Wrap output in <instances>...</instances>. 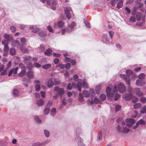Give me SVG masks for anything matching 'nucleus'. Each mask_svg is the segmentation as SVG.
Masks as SVG:
<instances>
[{"label": "nucleus", "instance_id": "obj_1", "mask_svg": "<svg viewBox=\"0 0 146 146\" xmlns=\"http://www.w3.org/2000/svg\"><path fill=\"white\" fill-rule=\"evenodd\" d=\"M118 91L117 88L116 86H114L113 93H111V88L108 86L106 88V92L108 96V98L109 100H111L113 98L115 94Z\"/></svg>", "mask_w": 146, "mask_h": 146}, {"label": "nucleus", "instance_id": "obj_2", "mask_svg": "<svg viewBox=\"0 0 146 146\" xmlns=\"http://www.w3.org/2000/svg\"><path fill=\"white\" fill-rule=\"evenodd\" d=\"M118 87L119 92L122 93L125 92L126 91V88L125 85L122 83L118 84Z\"/></svg>", "mask_w": 146, "mask_h": 146}, {"label": "nucleus", "instance_id": "obj_3", "mask_svg": "<svg viewBox=\"0 0 146 146\" xmlns=\"http://www.w3.org/2000/svg\"><path fill=\"white\" fill-rule=\"evenodd\" d=\"M125 121L126 123V125L129 127H131L136 122L135 119L133 118L127 119Z\"/></svg>", "mask_w": 146, "mask_h": 146}, {"label": "nucleus", "instance_id": "obj_4", "mask_svg": "<svg viewBox=\"0 0 146 146\" xmlns=\"http://www.w3.org/2000/svg\"><path fill=\"white\" fill-rule=\"evenodd\" d=\"M54 91L57 92L58 94L61 96L64 95L65 93V90L62 88H59L58 87H55L54 88Z\"/></svg>", "mask_w": 146, "mask_h": 146}, {"label": "nucleus", "instance_id": "obj_5", "mask_svg": "<svg viewBox=\"0 0 146 146\" xmlns=\"http://www.w3.org/2000/svg\"><path fill=\"white\" fill-rule=\"evenodd\" d=\"M48 142L45 141V142H42L41 143L39 142H37L33 143L31 146H44Z\"/></svg>", "mask_w": 146, "mask_h": 146}, {"label": "nucleus", "instance_id": "obj_6", "mask_svg": "<svg viewBox=\"0 0 146 146\" xmlns=\"http://www.w3.org/2000/svg\"><path fill=\"white\" fill-rule=\"evenodd\" d=\"M123 97L125 100H131L133 97V96L131 94H126L123 95Z\"/></svg>", "mask_w": 146, "mask_h": 146}, {"label": "nucleus", "instance_id": "obj_7", "mask_svg": "<svg viewBox=\"0 0 146 146\" xmlns=\"http://www.w3.org/2000/svg\"><path fill=\"white\" fill-rule=\"evenodd\" d=\"M27 76L29 79H32L34 77V72L30 70L27 73Z\"/></svg>", "mask_w": 146, "mask_h": 146}, {"label": "nucleus", "instance_id": "obj_8", "mask_svg": "<svg viewBox=\"0 0 146 146\" xmlns=\"http://www.w3.org/2000/svg\"><path fill=\"white\" fill-rule=\"evenodd\" d=\"M76 139H78V146H85V145L83 143V139L79 137L77 135Z\"/></svg>", "mask_w": 146, "mask_h": 146}, {"label": "nucleus", "instance_id": "obj_9", "mask_svg": "<svg viewBox=\"0 0 146 146\" xmlns=\"http://www.w3.org/2000/svg\"><path fill=\"white\" fill-rule=\"evenodd\" d=\"M145 84V82L142 80H137L136 81V84L138 86H141Z\"/></svg>", "mask_w": 146, "mask_h": 146}, {"label": "nucleus", "instance_id": "obj_10", "mask_svg": "<svg viewBox=\"0 0 146 146\" xmlns=\"http://www.w3.org/2000/svg\"><path fill=\"white\" fill-rule=\"evenodd\" d=\"M70 11H71V10L70 9V10L67 9H66L64 10V12L66 15V17L69 19H70L71 17V14L70 12Z\"/></svg>", "mask_w": 146, "mask_h": 146}, {"label": "nucleus", "instance_id": "obj_11", "mask_svg": "<svg viewBox=\"0 0 146 146\" xmlns=\"http://www.w3.org/2000/svg\"><path fill=\"white\" fill-rule=\"evenodd\" d=\"M81 79H79L78 80V82H77L76 87L78 89V90L79 91H81V87L82 86V84L81 83Z\"/></svg>", "mask_w": 146, "mask_h": 146}, {"label": "nucleus", "instance_id": "obj_12", "mask_svg": "<svg viewBox=\"0 0 146 146\" xmlns=\"http://www.w3.org/2000/svg\"><path fill=\"white\" fill-rule=\"evenodd\" d=\"M52 50L50 48H49L44 52V54L47 56H50L52 55Z\"/></svg>", "mask_w": 146, "mask_h": 146}, {"label": "nucleus", "instance_id": "obj_13", "mask_svg": "<svg viewBox=\"0 0 146 146\" xmlns=\"http://www.w3.org/2000/svg\"><path fill=\"white\" fill-rule=\"evenodd\" d=\"M142 14L139 12H137L136 15V18L137 21H139L141 19Z\"/></svg>", "mask_w": 146, "mask_h": 146}, {"label": "nucleus", "instance_id": "obj_14", "mask_svg": "<svg viewBox=\"0 0 146 146\" xmlns=\"http://www.w3.org/2000/svg\"><path fill=\"white\" fill-rule=\"evenodd\" d=\"M54 85V83L53 82L52 79L50 78L49 79L48 83V86L49 88H50L52 87Z\"/></svg>", "mask_w": 146, "mask_h": 146}, {"label": "nucleus", "instance_id": "obj_15", "mask_svg": "<svg viewBox=\"0 0 146 146\" xmlns=\"http://www.w3.org/2000/svg\"><path fill=\"white\" fill-rule=\"evenodd\" d=\"M52 66V65L50 64H48L43 65L42 68L44 69H47L50 68Z\"/></svg>", "mask_w": 146, "mask_h": 146}, {"label": "nucleus", "instance_id": "obj_16", "mask_svg": "<svg viewBox=\"0 0 146 146\" xmlns=\"http://www.w3.org/2000/svg\"><path fill=\"white\" fill-rule=\"evenodd\" d=\"M135 90L136 91V94L137 95L140 96H143V93L140 92L139 88H136Z\"/></svg>", "mask_w": 146, "mask_h": 146}, {"label": "nucleus", "instance_id": "obj_17", "mask_svg": "<svg viewBox=\"0 0 146 146\" xmlns=\"http://www.w3.org/2000/svg\"><path fill=\"white\" fill-rule=\"evenodd\" d=\"M44 101L42 99L38 100L37 102V105L39 106H42L44 104Z\"/></svg>", "mask_w": 146, "mask_h": 146}, {"label": "nucleus", "instance_id": "obj_18", "mask_svg": "<svg viewBox=\"0 0 146 146\" xmlns=\"http://www.w3.org/2000/svg\"><path fill=\"white\" fill-rule=\"evenodd\" d=\"M56 1L55 0H53L52 1V3L51 5V7L52 9L54 10L56 9Z\"/></svg>", "mask_w": 146, "mask_h": 146}, {"label": "nucleus", "instance_id": "obj_19", "mask_svg": "<svg viewBox=\"0 0 146 146\" xmlns=\"http://www.w3.org/2000/svg\"><path fill=\"white\" fill-rule=\"evenodd\" d=\"M83 93L84 96L86 97H89L90 96V94L89 92L86 90H84L83 91Z\"/></svg>", "mask_w": 146, "mask_h": 146}, {"label": "nucleus", "instance_id": "obj_20", "mask_svg": "<svg viewBox=\"0 0 146 146\" xmlns=\"http://www.w3.org/2000/svg\"><path fill=\"white\" fill-rule=\"evenodd\" d=\"M99 99L100 101H104L106 99V96L104 94H102L100 96Z\"/></svg>", "mask_w": 146, "mask_h": 146}, {"label": "nucleus", "instance_id": "obj_21", "mask_svg": "<svg viewBox=\"0 0 146 146\" xmlns=\"http://www.w3.org/2000/svg\"><path fill=\"white\" fill-rule=\"evenodd\" d=\"M102 133L101 131H100L98 134L97 137V140L98 141H100L102 139Z\"/></svg>", "mask_w": 146, "mask_h": 146}, {"label": "nucleus", "instance_id": "obj_22", "mask_svg": "<svg viewBox=\"0 0 146 146\" xmlns=\"http://www.w3.org/2000/svg\"><path fill=\"white\" fill-rule=\"evenodd\" d=\"M133 71L129 70H127L126 71V73L127 76L129 77L133 74Z\"/></svg>", "mask_w": 146, "mask_h": 146}, {"label": "nucleus", "instance_id": "obj_23", "mask_svg": "<svg viewBox=\"0 0 146 146\" xmlns=\"http://www.w3.org/2000/svg\"><path fill=\"white\" fill-rule=\"evenodd\" d=\"M123 1H120L117 4V7L118 9L122 7L123 6Z\"/></svg>", "mask_w": 146, "mask_h": 146}, {"label": "nucleus", "instance_id": "obj_24", "mask_svg": "<svg viewBox=\"0 0 146 146\" xmlns=\"http://www.w3.org/2000/svg\"><path fill=\"white\" fill-rule=\"evenodd\" d=\"M64 25V22L62 21H59L57 23V25L60 28L62 27Z\"/></svg>", "mask_w": 146, "mask_h": 146}, {"label": "nucleus", "instance_id": "obj_25", "mask_svg": "<svg viewBox=\"0 0 146 146\" xmlns=\"http://www.w3.org/2000/svg\"><path fill=\"white\" fill-rule=\"evenodd\" d=\"M46 34L45 32L41 31L38 33V35L40 37H43L45 36Z\"/></svg>", "mask_w": 146, "mask_h": 146}, {"label": "nucleus", "instance_id": "obj_26", "mask_svg": "<svg viewBox=\"0 0 146 146\" xmlns=\"http://www.w3.org/2000/svg\"><path fill=\"white\" fill-rule=\"evenodd\" d=\"M26 74V71L25 69H23L21 72L19 74V76L20 77H22L23 76Z\"/></svg>", "mask_w": 146, "mask_h": 146}, {"label": "nucleus", "instance_id": "obj_27", "mask_svg": "<svg viewBox=\"0 0 146 146\" xmlns=\"http://www.w3.org/2000/svg\"><path fill=\"white\" fill-rule=\"evenodd\" d=\"M93 100V99H92ZM99 102V100L97 97H95L94 98V100H92L90 103L91 104H92L94 103H97Z\"/></svg>", "mask_w": 146, "mask_h": 146}, {"label": "nucleus", "instance_id": "obj_28", "mask_svg": "<svg viewBox=\"0 0 146 146\" xmlns=\"http://www.w3.org/2000/svg\"><path fill=\"white\" fill-rule=\"evenodd\" d=\"M90 94L91 95V98L92 99L93 97L95 94V92L94 89H90Z\"/></svg>", "mask_w": 146, "mask_h": 146}, {"label": "nucleus", "instance_id": "obj_29", "mask_svg": "<svg viewBox=\"0 0 146 146\" xmlns=\"http://www.w3.org/2000/svg\"><path fill=\"white\" fill-rule=\"evenodd\" d=\"M141 113L143 114L146 113V106H145L142 107L140 111Z\"/></svg>", "mask_w": 146, "mask_h": 146}, {"label": "nucleus", "instance_id": "obj_30", "mask_svg": "<svg viewBox=\"0 0 146 146\" xmlns=\"http://www.w3.org/2000/svg\"><path fill=\"white\" fill-rule=\"evenodd\" d=\"M129 131V129L126 127H124L122 132L124 133H127Z\"/></svg>", "mask_w": 146, "mask_h": 146}, {"label": "nucleus", "instance_id": "obj_31", "mask_svg": "<svg viewBox=\"0 0 146 146\" xmlns=\"http://www.w3.org/2000/svg\"><path fill=\"white\" fill-rule=\"evenodd\" d=\"M16 52L15 48H11L10 50V53L12 55H14L15 53Z\"/></svg>", "mask_w": 146, "mask_h": 146}, {"label": "nucleus", "instance_id": "obj_32", "mask_svg": "<svg viewBox=\"0 0 146 146\" xmlns=\"http://www.w3.org/2000/svg\"><path fill=\"white\" fill-rule=\"evenodd\" d=\"M27 68L30 70L33 67V64L31 63H29L27 65Z\"/></svg>", "mask_w": 146, "mask_h": 146}, {"label": "nucleus", "instance_id": "obj_33", "mask_svg": "<svg viewBox=\"0 0 146 146\" xmlns=\"http://www.w3.org/2000/svg\"><path fill=\"white\" fill-rule=\"evenodd\" d=\"M138 77L140 79H143L145 78V75L143 73H141L138 75Z\"/></svg>", "mask_w": 146, "mask_h": 146}, {"label": "nucleus", "instance_id": "obj_34", "mask_svg": "<svg viewBox=\"0 0 146 146\" xmlns=\"http://www.w3.org/2000/svg\"><path fill=\"white\" fill-rule=\"evenodd\" d=\"M13 94L15 96H18L19 94V91L17 89H15L13 90Z\"/></svg>", "mask_w": 146, "mask_h": 146}, {"label": "nucleus", "instance_id": "obj_35", "mask_svg": "<svg viewBox=\"0 0 146 146\" xmlns=\"http://www.w3.org/2000/svg\"><path fill=\"white\" fill-rule=\"evenodd\" d=\"M141 105L139 103H136L134 104V108L135 109H137L139 108L141 106Z\"/></svg>", "mask_w": 146, "mask_h": 146}, {"label": "nucleus", "instance_id": "obj_36", "mask_svg": "<svg viewBox=\"0 0 146 146\" xmlns=\"http://www.w3.org/2000/svg\"><path fill=\"white\" fill-rule=\"evenodd\" d=\"M113 26V23L112 22H108L107 24V27L110 29H111Z\"/></svg>", "mask_w": 146, "mask_h": 146}, {"label": "nucleus", "instance_id": "obj_37", "mask_svg": "<svg viewBox=\"0 0 146 146\" xmlns=\"http://www.w3.org/2000/svg\"><path fill=\"white\" fill-rule=\"evenodd\" d=\"M118 1V0H111V5L113 6L115 5Z\"/></svg>", "mask_w": 146, "mask_h": 146}, {"label": "nucleus", "instance_id": "obj_38", "mask_svg": "<svg viewBox=\"0 0 146 146\" xmlns=\"http://www.w3.org/2000/svg\"><path fill=\"white\" fill-rule=\"evenodd\" d=\"M34 118L36 121L38 123H40L41 122V121L38 117L37 116H35L34 117Z\"/></svg>", "mask_w": 146, "mask_h": 146}, {"label": "nucleus", "instance_id": "obj_39", "mask_svg": "<svg viewBox=\"0 0 146 146\" xmlns=\"http://www.w3.org/2000/svg\"><path fill=\"white\" fill-rule=\"evenodd\" d=\"M72 30L69 31L68 30V29H63L62 30V35L64 34L66 32H71Z\"/></svg>", "mask_w": 146, "mask_h": 146}, {"label": "nucleus", "instance_id": "obj_40", "mask_svg": "<svg viewBox=\"0 0 146 146\" xmlns=\"http://www.w3.org/2000/svg\"><path fill=\"white\" fill-rule=\"evenodd\" d=\"M79 100L80 102H83L84 101V98L82 93H80L79 94Z\"/></svg>", "mask_w": 146, "mask_h": 146}, {"label": "nucleus", "instance_id": "obj_41", "mask_svg": "<svg viewBox=\"0 0 146 146\" xmlns=\"http://www.w3.org/2000/svg\"><path fill=\"white\" fill-rule=\"evenodd\" d=\"M40 30L38 28H34L32 30L33 32L35 33H37V32H38L39 31H40Z\"/></svg>", "mask_w": 146, "mask_h": 146}, {"label": "nucleus", "instance_id": "obj_42", "mask_svg": "<svg viewBox=\"0 0 146 146\" xmlns=\"http://www.w3.org/2000/svg\"><path fill=\"white\" fill-rule=\"evenodd\" d=\"M121 108V106L119 105H117L115 107V110L116 112L119 110Z\"/></svg>", "mask_w": 146, "mask_h": 146}, {"label": "nucleus", "instance_id": "obj_43", "mask_svg": "<svg viewBox=\"0 0 146 146\" xmlns=\"http://www.w3.org/2000/svg\"><path fill=\"white\" fill-rule=\"evenodd\" d=\"M47 29L50 32L53 33L54 31L52 27L50 25H49L47 27Z\"/></svg>", "mask_w": 146, "mask_h": 146}, {"label": "nucleus", "instance_id": "obj_44", "mask_svg": "<svg viewBox=\"0 0 146 146\" xmlns=\"http://www.w3.org/2000/svg\"><path fill=\"white\" fill-rule=\"evenodd\" d=\"M56 112V109L55 108H52L51 111V114L52 115H54Z\"/></svg>", "mask_w": 146, "mask_h": 146}, {"label": "nucleus", "instance_id": "obj_45", "mask_svg": "<svg viewBox=\"0 0 146 146\" xmlns=\"http://www.w3.org/2000/svg\"><path fill=\"white\" fill-rule=\"evenodd\" d=\"M44 133L45 134V136L46 137H48L50 135V132L49 131L46 130H44Z\"/></svg>", "mask_w": 146, "mask_h": 146}, {"label": "nucleus", "instance_id": "obj_46", "mask_svg": "<svg viewBox=\"0 0 146 146\" xmlns=\"http://www.w3.org/2000/svg\"><path fill=\"white\" fill-rule=\"evenodd\" d=\"M75 23L74 22H72L69 25V27L71 29H73L75 26Z\"/></svg>", "mask_w": 146, "mask_h": 146}, {"label": "nucleus", "instance_id": "obj_47", "mask_svg": "<svg viewBox=\"0 0 146 146\" xmlns=\"http://www.w3.org/2000/svg\"><path fill=\"white\" fill-rule=\"evenodd\" d=\"M129 21L130 22H134L135 21V19L134 17L131 16L129 18Z\"/></svg>", "mask_w": 146, "mask_h": 146}, {"label": "nucleus", "instance_id": "obj_48", "mask_svg": "<svg viewBox=\"0 0 146 146\" xmlns=\"http://www.w3.org/2000/svg\"><path fill=\"white\" fill-rule=\"evenodd\" d=\"M82 87L84 88H88V86L87 83L85 82H84L82 83Z\"/></svg>", "mask_w": 146, "mask_h": 146}, {"label": "nucleus", "instance_id": "obj_49", "mask_svg": "<svg viewBox=\"0 0 146 146\" xmlns=\"http://www.w3.org/2000/svg\"><path fill=\"white\" fill-rule=\"evenodd\" d=\"M141 102L143 103H144L146 102V98L145 97H142L140 99Z\"/></svg>", "mask_w": 146, "mask_h": 146}, {"label": "nucleus", "instance_id": "obj_50", "mask_svg": "<svg viewBox=\"0 0 146 146\" xmlns=\"http://www.w3.org/2000/svg\"><path fill=\"white\" fill-rule=\"evenodd\" d=\"M125 80L127 84L129 86L130 85V79L129 78H126L125 79Z\"/></svg>", "mask_w": 146, "mask_h": 146}, {"label": "nucleus", "instance_id": "obj_51", "mask_svg": "<svg viewBox=\"0 0 146 146\" xmlns=\"http://www.w3.org/2000/svg\"><path fill=\"white\" fill-rule=\"evenodd\" d=\"M138 122L139 124H140L142 125H144L145 123V121H144V120L142 119L139 120Z\"/></svg>", "mask_w": 146, "mask_h": 146}, {"label": "nucleus", "instance_id": "obj_52", "mask_svg": "<svg viewBox=\"0 0 146 146\" xmlns=\"http://www.w3.org/2000/svg\"><path fill=\"white\" fill-rule=\"evenodd\" d=\"M36 90L37 91H39L40 90V86L39 84H36L35 86Z\"/></svg>", "mask_w": 146, "mask_h": 146}, {"label": "nucleus", "instance_id": "obj_53", "mask_svg": "<svg viewBox=\"0 0 146 146\" xmlns=\"http://www.w3.org/2000/svg\"><path fill=\"white\" fill-rule=\"evenodd\" d=\"M10 30L12 32L14 33L16 31L15 27L14 26H12L10 28Z\"/></svg>", "mask_w": 146, "mask_h": 146}, {"label": "nucleus", "instance_id": "obj_54", "mask_svg": "<svg viewBox=\"0 0 146 146\" xmlns=\"http://www.w3.org/2000/svg\"><path fill=\"white\" fill-rule=\"evenodd\" d=\"M116 128L118 130V131L119 132H122V130H121L122 127H120L119 125H117V127H116Z\"/></svg>", "mask_w": 146, "mask_h": 146}, {"label": "nucleus", "instance_id": "obj_55", "mask_svg": "<svg viewBox=\"0 0 146 146\" xmlns=\"http://www.w3.org/2000/svg\"><path fill=\"white\" fill-rule=\"evenodd\" d=\"M60 82L59 81L57 80L56 79H54V84L55 85H57L59 84Z\"/></svg>", "mask_w": 146, "mask_h": 146}, {"label": "nucleus", "instance_id": "obj_56", "mask_svg": "<svg viewBox=\"0 0 146 146\" xmlns=\"http://www.w3.org/2000/svg\"><path fill=\"white\" fill-rule=\"evenodd\" d=\"M3 37L5 38L9 39L10 38V36L8 34H5L3 35Z\"/></svg>", "mask_w": 146, "mask_h": 146}, {"label": "nucleus", "instance_id": "obj_57", "mask_svg": "<svg viewBox=\"0 0 146 146\" xmlns=\"http://www.w3.org/2000/svg\"><path fill=\"white\" fill-rule=\"evenodd\" d=\"M138 99L136 97H135L133 98L132 100V102L133 103H135L138 101Z\"/></svg>", "mask_w": 146, "mask_h": 146}, {"label": "nucleus", "instance_id": "obj_58", "mask_svg": "<svg viewBox=\"0 0 146 146\" xmlns=\"http://www.w3.org/2000/svg\"><path fill=\"white\" fill-rule=\"evenodd\" d=\"M120 95L119 94H116L114 97V100L115 101L117 100L119 98Z\"/></svg>", "mask_w": 146, "mask_h": 146}, {"label": "nucleus", "instance_id": "obj_59", "mask_svg": "<svg viewBox=\"0 0 146 146\" xmlns=\"http://www.w3.org/2000/svg\"><path fill=\"white\" fill-rule=\"evenodd\" d=\"M8 42V40H4L2 41V43L4 45H7Z\"/></svg>", "mask_w": 146, "mask_h": 146}, {"label": "nucleus", "instance_id": "obj_60", "mask_svg": "<svg viewBox=\"0 0 146 146\" xmlns=\"http://www.w3.org/2000/svg\"><path fill=\"white\" fill-rule=\"evenodd\" d=\"M57 67H59L61 69H63L65 68V65L64 64H59L57 65Z\"/></svg>", "mask_w": 146, "mask_h": 146}, {"label": "nucleus", "instance_id": "obj_61", "mask_svg": "<svg viewBox=\"0 0 146 146\" xmlns=\"http://www.w3.org/2000/svg\"><path fill=\"white\" fill-rule=\"evenodd\" d=\"M72 88V86L71 83H69L67 86V88L68 90H71Z\"/></svg>", "mask_w": 146, "mask_h": 146}, {"label": "nucleus", "instance_id": "obj_62", "mask_svg": "<svg viewBox=\"0 0 146 146\" xmlns=\"http://www.w3.org/2000/svg\"><path fill=\"white\" fill-rule=\"evenodd\" d=\"M70 62L72 65H74L76 64V61L75 60H72L70 61Z\"/></svg>", "mask_w": 146, "mask_h": 146}, {"label": "nucleus", "instance_id": "obj_63", "mask_svg": "<svg viewBox=\"0 0 146 146\" xmlns=\"http://www.w3.org/2000/svg\"><path fill=\"white\" fill-rule=\"evenodd\" d=\"M34 65L36 68H40L41 67V65L38 63H34Z\"/></svg>", "mask_w": 146, "mask_h": 146}, {"label": "nucleus", "instance_id": "obj_64", "mask_svg": "<svg viewBox=\"0 0 146 146\" xmlns=\"http://www.w3.org/2000/svg\"><path fill=\"white\" fill-rule=\"evenodd\" d=\"M78 78V76L77 74H74L73 76V78L75 81H76Z\"/></svg>", "mask_w": 146, "mask_h": 146}]
</instances>
